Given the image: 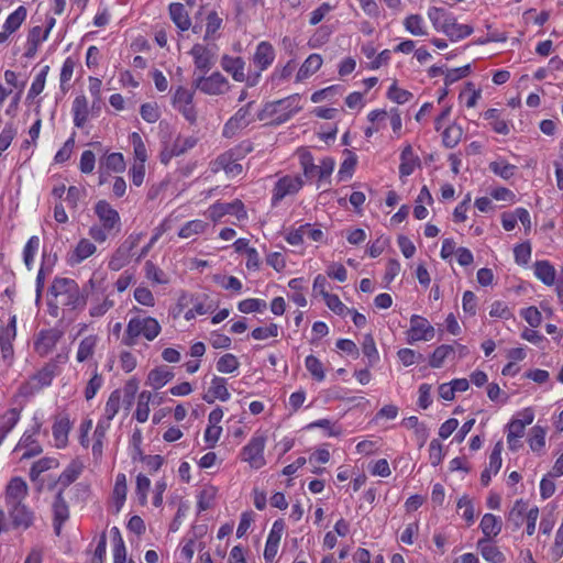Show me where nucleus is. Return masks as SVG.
I'll use <instances>...</instances> for the list:
<instances>
[{
	"mask_svg": "<svg viewBox=\"0 0 563 563\" xmlns=\"http://www.w3.org/2000/svg\"><path fill=\"white\" fill-rule=\"evenodd\" d=\"M51 292L60 306L69 310H81L87 303V297L81 292L78 284L70 278H55L51 286Z\"/></svg>",
	"mask_w": 563,
	"mask_h": 563,
	"instance_id": "obj_1",
	"label": "nucleus"
},
{
	"mask_svg": "<svg viewBox=\"0 0 563 563\" xmlns=\"http://www.w3.org/2000/svg\"><path fill=\"white\" fill-rule=\"evenodd\" d=\"M299 101L300 96L295 93L280 100L267 102L262 111L257 114V118L260 121H263L277 115V118L274 120V123L282 124L301 110Z\"/></svg>",
	"mask_w": 563,
	"mask_h": 563,
	"instance_id": "obj_2",
	"label": "nucleus"
},
{
	"mask_svg": "<svg viewBox=\"0 0 563 563\" xmlns=\"http://www.w3.org/2000/svg\"><path fill=\"white\" fill-rule=\"evenodd\" d=\"M159 332L161 325L156 319L152 317H135L129 321L122 343L126 346H133L140 335H143L148 341H153Z\"/></svg>",
	"mask_w": 563,
	"mask_h": 563,
	"instance_id": "obj_3",
	"label": "nucleus"
},
{
	"mask_svg": "<svg viewBox=\"0 0 563 563\" xmlns=\"http://www.w3.org/2000/svg\"><path fill=\"white\" fill-rule=\"evenodd\" d=\"M10 522H7V516L3 508L0 507V534L13 529H29L35 519V514L24 503L5 506Z\"/></svg>",
	"mask_w": 563,
	"mask_h": 563,
	"instance_id": "obj_4",
	"label": "nucleus"
},
{
	"mask_svg": "<svg viewBox=\"0 0 563 563\" xmlns=\"http://www.w3.org/2000/svg\"><path fill=\"white\" fill-rule=\"evenodd\" d=\"M266 437L255 434L241 451V460L250 464L253 468H261L265 465L264 449Z\"/></svg>",
	"mask_w": 563,
	"mask_h": 563,
	"instance_id": "obj_5",
	"label": "nucleus"
},
{
	"mask_svg": "<svg viewBox=\"0 0 563 563\" xmlns=\"http://www.w3.org/2000/svg\"><path fill=\"white\" fill-rule=\"evenodd\" d=\"M194 86L201 92L210 96L224 95L230 89L228 79L219 71L210 76H199L194 80Z\"/></svg>",
	"mask_w": 563,
	"mask_h": 563,
	"instance_id": "obj_6",
	"label": "nucleus"
},
{
	"mask_svg": "<svg viewBox=\"0 0 563 563\" xmlns=\"http://www.w3.org/2000/svg\"><path fill=\"white\" fill-rule=\"evenodd\" d=\"M16 336V316L13 314L9 318V322L4 327H0V350L1 357L11 365L14 356L13 341Z\"/></svg>",
	"mask_w": 563,
	"mask_h": 563,
	"instance_id": "obj_7",
	"label": "nucleus"
},
{
	"mask_svg": "<svg viewBox=\"0 0 563 563\" xmlns=\"http://www.w3.org/2000/svg\"><path fill=\"white\" fill-rule=\"evenodd\" d=\"M435 331L430 322L418 314H413L410 318V328L407 332V341L412 344L417 341H430L434 338Z\"/></svg>",
	"mask_w": 563,
	"mask_h": 563,
	"instance_id": "obj_8",
	"label": "nucleus"
},
{
	"mask_svg": "<svg viewBox=\"0 0 563 563\" xmlns=\"http://www.w3.org/2000/svg\"><path fill=\"white\" fill-rule=\"evenodd\" d=\"M303 186V180L300 176L286 175L278 179L273 189L272 203L276 206L286 196L297 194Z\"/></svg>",
	"mask_w": 563,
	"mask_h": 563,
	"instance_id": "obj_9",
	"label": "nucleus"
},
{
	"mask_svg": "<svg viewBox=\"0 0 563 563\" xmlns=\"http://www.w3.org/2000/svg\"><path fill=\"white\" fill-rule=\"evenodd\" d=\"M93 210L101 225L117 233L121 231L120 214L107 200H99Z\"/></svg>",
	"mask_w": 563,
	"mask_h": 563,
	"instance_id": "obj_10",
	"label": "nucleus"
},
{
	"mask_svg": "<svg viewBox=\"0 0 563 563\" xmlns=\"http://www.w3.org/2000/svg\"><path fill=\"white\" fill-rule=\"evenodd\" d=\"M42 427V423L38 421H35L32 429L26 430L19 443L16 444L14 451H18L20 449H25V452L22 454V459H31L36 455H40L43 452L42 446L36 441V434L40 432Z\"/></svg>",
	"mask_w": 563,
	"mask_h": 563,
	"instance_id": "obj_11",
	"label": "nucleus"
},
{
	"mask_svg": "<svg viewBox=\"0 0 563 563\" xmlns=\"http://www.w3.org/2000/svg\"><path fill=\"white\" fill-rule=\"evenodd\" d=\"M225 214L235 216L239 220L247 216L243 202L239 199L232 202H217L209 208V218L213 221H218Z\"/></svg>",
	"mask_w": 563,
	"mask_h": 563,
	"instance_id": "obj_12",
	"label": "nucleus"
},
{
	"mask_svg": "<svg viewBox=\"0 0 563 563\" xmlns=\"http://www.w3.org/2000/svg\"><path fill=\"white\" fill-rule=\"evenodd\" d=\"M253 101L249 102L246 106L240 108L235 114L229 119V121L224 124L223 135L227 137L233 136L238 130H241L247 126L252 121L253 117L251 113V108L253 106Z\"/></svg>",
	"mask_w": 563,
	"mask_h": 563,
	"instance_id": "obj_13",
	"label": "nucleus"
},
{
	"mask_svg": "<svg viewBox=\"0 0 563 563\" xmlns=\"http://www.w3.org/2000/svg\"><path fill=\"white\" fill-rule=\"evenodd\" d=\"M62 338V332L57 329L41 330L34 341V350L40 356L49 354Z\"/></svg>",
	"mask_w": 563,
	"mask_h": 563,
	"instance_id": "obj_14",
	"label": "nucleus"
},
{
	"mask_svg": "<svg viewBox=\"0 0 563 563\" xmlns=\"http://www.w3.org/2000/svg\"><path fill=\"white\" fill-rule=\"evenodd\" d=\"M27 484L21 477H13L7 485L4 492L5 506L24 503L27 495Z\"/></svg>",
	"mask_w": 563,
	"mask_h": 563,
	"instance_id": "obj_15",
	"label": "nucleus"
},
{
	"mask_svg": "<svg viewBox=\"0 0 563 563\" xmlns=\"http://www.w3.org/2000/svg\"><path fill=\"white\" fill-rule=\"evenodd\" d=\"M71 429L69 418L65 415L55 418L52 432L55 441V446L64 449L68 444V434Z\"/></svg>",
	"mask_w": 563,
	"mask_h": 563,
	"instance_id": "obj_16",
	"label": "nucleus"
},
{
	"mask_svg": "<svg viewBox=\"0 0 563 563\" xmlns=\"http://www.w3.org/2000/svg\"><path fill=\"white\" fill-rule=\"evenodd\" d=\"M53 377L54 366L47 364L34 374L23 388L30 393L38 391L43 387L51 385Z\"/></svg>",
	"mask_w": 563,
	"mask_h": 563,
	"instance_id": "obj_17",
	"label": "nucleus"
},
{
	"mask_svg": "<svg viewBox=\"0 0 563 563\" xmlns=\"http://www.w3.org/2000/svg\"><path fill=\"white\" fill-rule=\"evenodd\" d=\"M230 398V393L227 388V380L223 377L214 376L211 380V385L208 388V391L202 396V399L212 404L216 399H220L221 401H227Z\"/></svg>",
	"mask_w": 563,
	"mask_h": 563,
	"instance_id": "obj_18",
	"label": "nucleus"
},
{
	"mask_svg": "<svg viewBox=\"0 0 563 563\" xmlns=\"http://www.w3.org/2000/svg\"><path fill=\"white\" fill-rule=\"evenodd\" d=\"M220 64L227 73L231 74L235 81L242 82L246 80L244 73L245 62L243 58L223 55Z\"/></svg>",
	"mask_w": 563,
	"mask_h": 563,
	"instance_id": "obj_19",
	"label": "nucleus"
},
{
	"mask_svg": "<svg viewBox=\"0 0 563 563\" xmlns=\"http://www.w3.org/2000/svg\"><path fill=\"white\" fill-rule=\"evenodd\" d=\"M275 59V51L271 43L261 42L253 56V62L260 71L265 70Z\"/></svg>",
	"mask_w": 563,
	"mask_h": 563,
	"instance_id": "obj_20",
	"label": "nucleus"
},
{
	"mask_svg": "<svg viewBox=\"0 0 563 563\" xmlns=\"http://www.w3.org/2000/svg\"><path fill=\"white\" fill-rule=\"evenodd\" d=\"M442 32L445 33L450 40L459 41L473 33V27L467 24H459L454 16L446 19L442 25Z\"/></svg>",
	"mask_w": 563,
	"mask_h": 563,
	"instance_id": "obj_21",
	"label": "nucleus"
},
{
	"mask_svg": "<svg viewBox=\"0 0 563 563\" xmlns=\"http://www.w3.org/2000/svg\"><path fill=\"white\" fill-rule=\"evenodd\" d=\"M190 54L194 57L195 66L198 70L207 73L211 69L213 65L212 55L206 46L201 44H195L190 51Z\"/></svg>",
	"mask_w": 563,
	"mask_h": 563,
	"instance_id": "obj_22",
	"label": "nucleus"
},
{
	"mask_svg": "<svg viewBox=\"0 0 563 563\" xmlns=\"http://www.w3.org/2000/svg\"><path fill=\"white\" fill-rule=\"evenodd\" d=\"M169 15L172 21L180 31H187L191 27V20L185 4L179 2L170 3Z\"/></svg>",
	"mask_w": 563,
	"mask_h": 563,
	"instance_id": "obj_23",
	"label": "nucleus"
},
{
	"mask_svg": "<svg viewBox=\"0 0 563 563\" xmlns=\"http://www.w3.org/2000/svg\"><path fill=\"white\" fill-rule=\"evenodd\" d=\"M21 417V410L11 408L0 416V445L5 437L16 426Z\"/></svg>",
	"mask_w": 563,
	"mask_h": 563,
	"instance_id": "obj_24",
	"label": "nucleus"
},
{
	"mask_svg": "<svg viewBox=\"0 0 563 563\" xmlns=\"http://www.w3.org/2000/svg\"><path fill=\"white\" fill-rule=\"evenodd\" d=\"M477 549L479 550L483 559L489 563H503L505 561L503 552H500V550L488 539H479L477 542Z\"/></svg>",
	"mask_w": 563,
	"mask_h": 563,
	"instance_id": "obj_25",
	"label": "nucleus"
},
{
	"mask_svg": "<svg viewBox=\"0 0 563 563\" xmlns=\"http://www.w3.org/2000/svg\"><path fill=\"white\" fill-rule=\"evenodd\" d=\"M211 169L214 173L223 169L229 176H236L242 173L243 168L241 164L232 159L231 154H222L212 163Z\"/></svg>",
	"mask_w": 563,
	"mask_h": 563,
	"instance_id": "obj_26",
	"label": "nucleus"
},
{
	"mask_svg": "<svg viewBox=\"0 0 563 563\" xmlns=\"http://www.w3.org/2000/svg\"><path fill=\"white\" fill-rule=\"evenodd\" d=\"M399 174L400 177L409 176L413 173L415 167L419 163V158L413 154L411 145H406L400 155Z\"/></svg>",
	"mask_w": 563,
	"mask_h": 563,
	"instance_id": "obj_27",
	"label": "nucleus"
},
{
	"mask_svg": "<svg viewBox=\"0 0 563 563\" xmlns=\"http://www.w3.org/2000/svg\"><path fill=\"white\" fill-rule=\"evenodd\" d=\"M479 527L485 538L490 540V538L496 537L500 533L503 522L501 520L493 514H485L481 520Z\"/></svg>",
	"mask_w": 563,
	"mask_h": 563,
	"instance_id": "obj_28",
	"label": "nucleus"
},
{
	"mask_svg": "<svg viewBox=\"0 0 563 563\" xmlns=\"http://www.w3.org/2000/svg\"><path fill=\"white\" fill-rule=\"evenodd\" d=\"M322 57L319 54H310L297 73V81L306 79L317 73L322 66Z\"/></svg>",
	"mask_w": 563,
	"mask_h": 563,
	"instance_id": "obj_29",
	"label": "nucleus"
},
{
	"mask_svg": "<svg viewBox=\"0 0 563 563\" xmlns=\"http://www.w3.org/2000/svg\"><path fill=\"white\" fill-rule=\"evenodd\" d=\"M71 110L74 113V124L77 128H82L89 114L87 98L85 96H77L73 101Z\"/></svg>",
	"mask_w": 563,
	"mask_h": 563,
	"instance_id": "obj_30",
	"label": "nucleus"
},
{
	"mask_svg": "<svg viewBox=\"0 0 563 563\" xmlns=\"http://www.w3.org/2000/svg\"><path fill=\"white\" fill-rule=\"evenodd\" d=\"M174 374L166 366H161L152 369L147 376V384L155 389H159L172 380Z\"/></svg>",
	"mask_w": 563,
	"mask_h": 563,
	"instance_id": "obj_31",
	"label": "nucleus"
},
{
	"mask_svg": "<svg viewBox=\"0 0 563 563\" xmlns=\"http://www.w3.org/2000/svg\"><path fill=\"white\" fill-rule=\"evenodd\" d=\"M82 470H84L82 463L78 460H73L69 463V465L59 475L58 483L63 487L69 486L71 483H74L79 477Z\"/></svg>",
	"mask_w": 563,
	"mask_h": 563,
	"instance_id": "obj_32",
	"label": "nucleus"
},
{
	"mask_svg": "<svg viewBox=\"0 0 563 563\" xmlns=\"http://www.w3.org/2000/svg\"><path fill=\"white\" fill-rule=\"evenodd\" d=\"M96 251H97V247L92 242H90L87 239H81L77 243V245L71 254L70 261L73 264H79L82 261H85L86 258H88L89 256H91L92 254H95Z\"/></svg>",
	"mask_w": 563,
	"mask_h": 563,
	"instance_id": "obj_33",
	"label": "nucleus"
},
{
	"mask_svg": "<svg viewBox=\"0 0 563 563\" xmlns=\"http://www.w3.org/2000/svg\"><path fill=\"white\" fill-rule=\"evenodd\" d=\"M536 276L545 285L550 286L555 280V269L547 261H539L534 264Z\"/></svg>",
	"mask_w": 563,
	"mask_h": 563,
	"instance_id": "obj_34",
	"label": "nucleus"
},
{
	"mask_svg": "<svg viewBox=\"0 0 563 563\" xmlns=\"http://www.w3.org/2000/svg\"><path fill=\"white\" fill-rule=\"evenodd\" d=\"M98 342V338L96 335H88L84 338L78 346L76 358L78 362H85L90 358L93 353Z\"/></svg>",
	"mask_w": 563,
	"mask_h": 563,
	"instance_id": "obj_35",
	"label": "nucleus"
},
{
	"mask_svg": "<svg viewBox=\"0 0 563 563\" xmlns=\"http://www.w3.org/2000/svg\"><path fill=\"white\" fill-rule=\"evenodd\" d=\"M527 503H525L522 499H519L515 503L514 507L509 511L507 521L512 525L515 529L522 525L525 516L527 517Z\"/></svg>",
	"mask_w": 563,
	"mask_h": 563,
	"instance_id": "obj_36",
	"label": "nucleus"
},
{
	"mask_svg": "<svg viewBox=\"0 0 563 563\" xmlns=\"http://www.w3.org/2000/svg\"><path fill=\"white\" fill-rule=\"evenodd\" d=\"M109 423L104 421H99L95 432H93V444H92V454L95 457L99 459L102 455L103 450V440L106 438L107 430L109 429Z\"/></svg>",
	"mask_w": 563,
	"mask_h": 563,
	"instance_id": "obj_37",
	"label": "nucleus"
},
{
	"mask_svg": "<svg viewBox=\"0 0 563 563\" xmlns=\"http://www.w3.org/2000/svg\"><path fill=\"white\" fill-rule=\"evenodd\" d=\"M120 402H121V391L119 389H115L110 394V396L106 402L104 419L102 421L108 422L110 424V421L119 412Z\"/></svg>",
	"mask_w": 563,
	"mask_h": 563,
	"instance_id": "obj_38",
	"label": "nucleus"
},
{
	"mask_svg": "<svg viewBox=\"0 0 563 563\" xmlns=\"http://www.w3.org/2000/svg\"><path fill=\"white\" fill-rule=\"evenodd\" d=\"M362 352L368 360V366H374L379 361V354L372 334L364 335Z\"/></svg>",
	"mask_w": 563,
	"mask_h": 563,
	"instance_id": "obj_39",
	"label": "nucleus"
},
{
	"mask_svg": "<svg viewBox=\"0 0 563 563\" xmlns=\"http://www.w3.org/2000/svg\"><path fill=\"white\" fill-rule=\"evenodd\" d=\"M52 507H53V515H54L53 520L67 521V519L69 518V509H68V505H67L66 500L64 499L63 489H60L56 494Z\"/></svg>",
	"mask_w": 563,
	"mask_h": 563,
	"instance_id": "obj_40",
	"label": "nucleus"
},
{
	"mask_svg": "<svg viewBox=\"0 0 563 563\" xmlns=\"http://www.w3.org/2000/svg\"><path fill=\"white\" fill-rule=\"evenodd\" d=\"M463 135V130L460 125L451 124L449 125L442 134L443 144L448 148L455 147L461 141Z\"/></svg>",
	"mask_w": 563,
	"mask_h": 563,
	"instance_id": "obj_41",
	"label": "nucleus"
},
{
	"mask_svg": "<svg viewBox=\"0 0 563 563\" xmlns=\"http://www.w3.org/2000/svg\"><path fill=\"white\" fill-rule=\"evenodd\" d=\"M207 223L202 220L188 221L178 232V235L183 239H190L195 235L201 234L207 229Z\"/></svg>",
	"mask_w": 563,
	"mask_h": 563,
	"instance_id": "obj_42",
	"label": "nucleus"
},
{
	"mask_svg": "<svg viewBox=\"0 0 563 563\" xmlns=\"http://www.w3.org/2000/svg\"><path fill=\"white\" fill-rule=\"evenodd\" d=\"M57 465H58V462L54 457L40 459L38 461L33 463V465L30 470V477L32 481H36L42 473H44Z\"/></svg>",
	"mask_w": 563,
	"mask_h": 563,
	"instance_id": "obj_43",
	"label": "nucleus"
},
{
	"mask_svg": "<svg viewBox=\"0 0 563 563\" xmlns=\"http://www.w3.org/2000/svg\"><path fill=\"white\" fill-rule=\"evenodd\" d=\"M26 13V9L23 5H20L14 12H12L8 16L3 24V29L11 33H14L25 20Z\"/></svg>",
	"mask_w": 563,
	"mask_h": 563,
	"instance_id": "obj_44",
	"label": "nucleus"
},
{
	"mask_svg": "<svg viewBox=\"0 0 563 563\" xmlns=\"http://www.w3.org/2000/svg\"><path fill=\"white\" fill-rule=\"evenodd\" d=\"M102 167L115 173L123 172L125 168L123 155L121 153H111L107 155L100 162V168Z\"/></svg>",
	"mask_w": 563,
	"mask_h": 563,
	"instance_id": "obj_45",
	"label": "nucleus"
},
{
	"mask_svg": "<svg viewBox=\"0 0 563 563\" xmlns=\"http://www.w3.org/2000/svg\"><path fill=\"white\" fill-rule=\"evenodd\" d=\"M453 353H455V347L453 345L443 344L438 346L430 357V366L433 368L441 367L444 360Z\"/></svg>",
	"mask_w": 563,
	"mask_h": 563,
	"instance_id": "obj_46",
	"label": "nucleus"
},
{
	"mask_svg": "<svg viewBox=\"0 0 563 563\" xmlns=\"http://www.w3.org/2000/svg\"><path fill=\"white\" fill-rule=\"evenodd\" d=\"M404 25L408 32L415 36L426 35L427 32L423 26V19L419 14H411L404 21Z\"/></svg>",
	"mask_w": 563,
	"mask_h": 563,
	"instance_id": "obj_47",
	"label": "nucleus"
},
{
	"mask_svg": "<svg viewBox=\"0 0 563 563\" xmlns=\"http://www.w3.org/2000/svg\"><path fill=\"white\" fill-rule=\"evenodd\" d=\"M48 70L49 66L45 65L36 75L27 92V99H33L43 91Z\"/></svg>",
	"mask_w": 563,
	"mask_h": 563,
	"instance_id": "obj_48",
	"label": "nucleus"
},
{
	"mask_svg": "<svg viewBox=\"0 0 563 563\" xmlns=\"http://www.w3.org/2000/svg\"><path fill=\"white\" fill-rule=\"evenodd\" d=\"M130 141L133 146L135 163H145L147 159V152L145 144L137 132H133L130 135Z\"/></svg>",
	"mask_w": 563,
	"mask_h": 563,
	"instance_id": "obj_49",
	"label": "nucleus"
},
{
	"mask_svg": "<svg viewBox=\"0 0 563 563\" xmlns=\"http://www.w3.org/2000/svg\"><path fill=\"white\" fill-rule=\"evenodd\" d=\"M489 169L504 179H509L515 175L516 166L505 161H495L489 164Z\"/></svg>",
	"mask_w": 563,
	"mask_h": 563,
	"instance_id": "obj_50",
	"label": "nucleus"
},
{
	"mask_svg": "<svg viewBox=\"0 0 563 563\" xmlns=\"http://www.w3.org/2000/svg\"><path fill=\"white\" fill-rule=\"evenodd\" d=\"M545 429L540 426L531 429L529 445L532 451L538 452L545 445Z\"/></svg>",
	"mask_w": 563,
	"mask_h": 563,
	"instance_id": "obj_51",
	"label": "nucleus"
},
{
	"mask_svg": "<svg viewBox=\"0 0 563 563\" xmlns=\"http://www.w3.org/2000/svg\"><path fill=\"white\" fill-rule=\"evenodd\" d=\"M305 364L308 372L316 380L322 382L324 379L325 375L323 371V365L318 357H316L314 355H309L306 357Z\"/></svg>",
	"mask_w": 563,
	"mask_h": 563,
	"instance_id": "obj_52",
	"label": "nucleus"
},
{
	"mask_svg": "<svg viewBox=\"0 0 563 563\" xmlns=\"http://www.w3.org/2000/svg\"><path fill=\"white\" fill-rule=\"evenodd\" d=\"M38 246H40V239L35 235L31 236L24 246L23 260H24L25 266L29 269L32 268L34 256L38 250Z\"/></svg>",
	"mask_w": 563,
	"mask_h": 563,
	"instance_id": "obj_53",
	"label": "nucleus"
},
{
	"mask_svg": "<svg viewBox=\"0 0 563 563\" xmlns=\"http://www.w3.org/2000/svg\"><path fill=\"white\" fill-rule=\"evenodd\" d=\"M238 308L243 313L262 312L266 309V302L262 299L249 298L240 301Z\"/></svg>",
	"mask_w": 563,
	"mask_h": 563,
	"instance_id": "obj_54",
	"label": "nucleus"
},
{
	"mask_svg": "<svg viewBox=\"0 0 563 563\" xmlns=\"http://www.w3.org/2000/svg\"><path fill=\"white\" fill-rule=\"evenodd\" d=\"M239 361L233 354H224L217 362V369L220 373H232L239 367Z\"/></svg>",
	"mask_w": 563,
	"mask_h": 563,
	"instance_id": "obj_55",
	"label": "nucleus"
},
{
	"mask_svg": "<svg viewBox=\"0 0 563 563\" xmlns=\"http://www.w3.org/2000/svg\"><path fill=\"white\" fill-rule=\"evenodd\" d=\"M151 487V481L143 474L136 476V488L135 494L141 505H145L147 501V493Z\"/></svg>",
	"mask_w": 563,
	"mask_h": 563,
	"instance_id": "obj_56",
	"label": "nucleus"
},
{
	"mask_svg": "<svg viewBox=\"0 0 563 563\" xmlns=\"http://www.w3.org/2000/svg\"><path fill=\"white\" fill-rule=\"evenodd\" d=\"M131 255L126 253L125 247H119L109 261V268L119 271L130 262Z\"/></svg>",
	"mask_w": 563,
	"mask_h": 563,
	"instance_id": "obj_57",
	"label": "nucleus"
},
{
	"mask_svg": "<svg viewBox=\"0 0 563 563\" xmlns=\"http://www.w3.org/2000/svg\"><path fill=\"white\" fill-rule=\"evenodd\" d=\"M428 16L432 22L433 26L437 30L442 31V25L444 24L446 19H450L452 15L448 14L444 9L432 7L428 11Z\"/></svg>",
	"mask_w": 563,
	"mask_h": 563,
	"instance_id": "obj_58",
	"label": "nucleus"
},
{
	"mask_svg": "<svg viewBox=\"0 0 563 563\" xmlns=\"http://www.w3.org/2000/svg\"><path fill=\"white\" fill-rule=\"evenodd\" d=\"M343 88L339 85L330 86L324 89L314 91L311 95V101L314 103L321 102L325 99H331L335 93H342Z\"/></svg>",
	"mask_w": 563,
	"mask_h": 563,
	"instance_id": "obj_59",
	"label": "nucleus"
},
{
	"mask_svg": "<svg viewBox=\"0 0 563 563\" xmlns=\"http://www.w3.org/2000/svg\"><path fill=\"white\" fill-rule=\"evenodd\" d=\"M300 164L306 177L310 178L317 175L318 165L313 163L310 152L305 151L300 153Z\"/></svg>",
	"mask_w": 563,
	"mask_h": 563,
	"instance_id": "obj_60",
	"label": "nucleus"
},
{
	"mask_svg": "<svg viewBox=\"0 0 563 563\" xmlns=\"http://www.w3.org/2000/svg\"><path fill=\"white\" fill-rule=\"evenodd\" d=\"M118 233L110 230V229H106V227L103 225H92L90 229H89V236L98 242V243H103L106 242V240L111 236V235H117Z\"/></svg>",
	"mask_w": 563,
	"mask_h": 563,
	"instance_id": "obj_61",
	"label": "nucleus"
},
{
	"mask_svg": "<svg viewBox=\"0 0 563 563\" xmlns=\"http://www.w3.org/2000/svg\"><path fill=\"white\" fill-rule=\"evenodd\" d=\"M471 71V66L465 65L459 68L450 69L445 73L444 84L445 86H450L455 81L466 77Z\"/></svg>",
	"mask_w": 563,
	"mask_h": 563,
	"instance_id": "obj_62",
	"label": "nucleus"
},
{
	"mask_svg": "<svg viewBox=\"0 0 563 563\" xmlns=\"http://www.w3.org/2000/svg\"><path fill=\"white\" fill-rule=\"evenodd\" d=\"M278 335V325L271 323L268 327H260L252 331V338L255 340H266Z\"/></svg>",
	"mask_w": 563,
	"mask_h": 563,
	"instance_id": "obj_63",
	"label": "nucleus"
},
{
	"mask_svg": "<svg viewBox=\"0 0 563 563\" xmlns=\"http://www.w3.org/2000/svg\"><path fill=\"white\" fill-rule=\"evenodd\" d=\"M141 117L148 123H154L159 119V110L156 103H144L140 110Z\"/></svg>",
	"mask_w": 563,
	"mask_h": 563,
	"instance_id": "obj_64",
	"label": "nucleus"
}]
</instances>
